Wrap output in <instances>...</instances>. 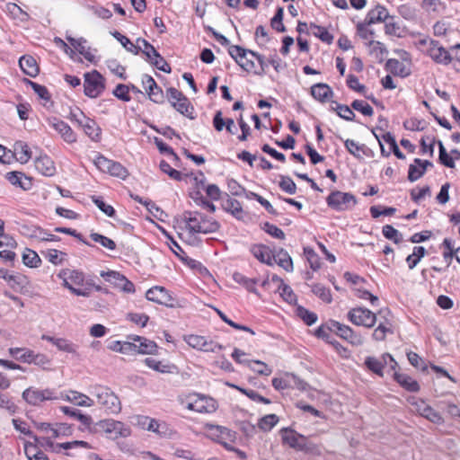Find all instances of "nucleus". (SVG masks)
Returning a JSON list of instances; mask_svg holds the SVG:
<instances>
[{
	"label": "nucleus",
	"instance_id": "nucleus-60",
	"mask_svg": "<svg viewBox=\"0 0 460 460\" xmlns=\"http://www.w3.org/2000/svg\"><path fill=\"white\" fill-rule=\"evenodd\" d=\"M279 294L282 298L288 304H293L296 301V296L293 292L292 288L285 283H281L279 286Z\"/></svg>",
	"mask_w": 460,
	"mask_h": 460
},
{
	"label": "nucleus",
	"instance_id": "nucleus-45",
	"mask_svg": "<svg viewBox=\"0 0 460 460\" xmlns=\"http://www.w3.org/2000/svg\"><path fill=\"white\" fill-rule=\"evenodd\" d=\"M9 354L17 360L29 363L32 357V350L24 348H10Z\"/></svg>",
	"mask_w": 460,
	"mask_h": 460
},
{
	"label": "nucleus",
	"instance_id": "nucleus-61",
	"mask_svg": "<svg viewBox=\"0 0 460 460\" xmlns=\"http://www.w3.org/2000/svg\"><path fill=\"white\" fill-rule=\"evenodd\" d=\"M351 107L365 116H372L374 114L373 108L364 101L355 100L352 102Z\"/></svg>",
	"mask_w": 460,
	"mask_h": 460
},
{
	"label": "nucleus",
	"instance_id": "nucleus-25",
	"mask_svg": "<svg viewBox=\"0 0 460 460\" xmlns=\"http://www.w3.org/2000/svg\"><path fill=\"white\" fill-rule=\"evenodd\" d=\"M128 339L132 340L130 344H134L135 347L131 353L154 354L156 351L157 345L155 341L140 336L128 337Z\"/></svg>",
	"mask_w": 460,
	"mask_h": 460
},
{
	"label": "nucleus",
	"instance_id": "nucleus-5",
	"mask_svg": "<svg viewBox=\"0 0 460 460\" xmlns=\"http://www.w3.org/2000/svg\"><path fill=\"white\" fill-rule=\"evenodd\" d=\"M407 402L411 412L417 413L435 424L443 423L444 420L442 416L432 409L424 400L415 396H410Z\"/></svg>",
	"mask_w": 460,
	"mask_h": 460
},
{
	"label": "nucleus",
	"instance_id": "nucleus-53",
	"mask_svg": "<svg viewBox=\"0 0 460 460\" xmlns=\"http://www.w3.org/2000/svg\"><path fill=\"white\" fill-rule=\"evenodd\" d=\"M23 263L31 268H37L40 263V258L38 253L32 250L27 249L22 255Z\"/></svg>",
	"mask_w": 460,
	"mask_h": 460
},
{
	"label": "nucleus",
	"instance_id": "nucleus-8",
	"mask_svg": "<svg viewBox=\"0 0 460 460\" xmlns=\"http://www.w3.org/2000/svg\"><path fill=\"white\" fill-rule=\"evenodd\" d=\"M138 44H142L143 49L141 50L147 58L148 61L155 66L157 69L164 72L171 73L172 69L165 59L156 51L153 45H151L145 39L138 38L137 40Z\"/></svg>",
	"mask_w": 460,
	"mask_h": 460
},
{
	"label": "nucleus",
	"instance_id": "nucleus-64",
	"mask_svg": "<svg viewBox=\"0 0 460 460\" xmlns=\"http://www.w3.org/2000/svg\"><path fill=\"white\" fill-rule=\"evenodd\" d=\"M93 202L108 217H113L115 215V209L112 206L107 205L101 197L93 196Z\"/></svg>",
	"mask_w": 460,
	"mask_h": 460
},
{
	"label": "nucleus",
	"instance_id": "nucleus-39",
	"mask_svg": "<svg viewBox=\"0 0 460 460\" xmlns=\"http://www.w3.org/2000/svg\"><path fill=\"white\" fill-rule=\"evenodd\" d=\"M13 148L16 159L21 164H26L31 159V152L26 143L18 141L14 144Z\"/></svg>",
	"mask_w": 460,
	"mask_h": 460
},
{
	"label": "nucleus",
	"instance_id": "nucleus-56",
	"mask_svg": "<svg viewBox=\"0 0 460 460\" xmlns=\"http://www.w3.org/2000/svg\"><path fill=\"white\" fill-rule=\"evenodd\" d=\"M62 275H66L73 286L81 287L84 285V276L81 271L75 270H67L62 271Z\"/></svg>",
	"mask_w": 460,
	"mask_h": 460
},
{
	"label": "nucleus",
	"instance_id": "nucleus-43",
	"mask_svg": "<svg viewBox=\"0 0 460 460\" xmlns=\"http://www.w3.org/2000/svg\"><path fill=\"white\" fill-rule=\"evenodd\" d=\"M112 36L117 40H119L121 45L128 50V51H130L132 53H134L135 55L138 54L139 51L141 50V46L140 45H134L128 38H127L126 36L122 35L120 32L119 31H114L111 33Z\"/></svg>",
	"mask_w": 460,
	"mask_h": 460
},
{
	"label": "nucleus",
	"instance_id": "nucleus-58",
	"mask_svg": "<svg viewBox=\"0 0 460 460\" xmlns=\"http://www.w3.org/2000/svg\"><path fill=\"white\" fill-rule=\"evenodd\" d=\"M385 31L388 35L400 36L401 28L391 15L385 21Z\"/></svg>",
	"mask_w": 460,
	"mask_h": 460
},
{
	"label": "nucleus",
	"instance_id": "nucleus-62",
	"mask_svg": "<svg viewBox=\"0 0 460 460\" xmlns=\"http://www.w3.org/2000/svg\"><path fill=\"white\" fill-rule=\"evenodd\" d=\"M297 315L307 324V325H312L314 324L316 320H317V315L313 313V312H310L308 311L307 309L302 307V306H298L297 309Z\"/></svg>",
	"mask_w": 460,
	"mask_h": 460
},
{
	"label": "nucleus",
	"instance_id": "nucleus-63",
	"mask_svg": "<svg viewBox=\"0 0 460 460\" xmlns=\"http://www.w3.org/2000/svg\"><path fill=\"white\" fill-rule=\"evenodd\" d=\"M25 453L30 460H49L47 456L38 451L32 444L25 445Z\"/></svg>",
	"mask_w": 460,
	"mask_h": 460
},
{
	"label": "nucleus",
	"instance_id": "nucleus-9",
	"mask_svg": "<svg viewBox=\"0 0 460 460\" xmlns=\"http://www.w3.org/2000/svg\"><path fill=\"white\" fill-rule=\"evenodd\" d=\"M96 167L103 172L111 174V176L118 177L125 180L128 176V171L119 162L110 160L103 155H99L94 160Z\"/></svg>",
	"mask_w": 460,
	"mask_h": 460
},
{
	"label": "nucleus",
	"instance_id": "nucleus-55",
	"mask_svg": "<svg viewBox=\"0 0 460 460\" xmlns=\"http://www.w3.org/2000/svg\"><path fill=\"white\" fill-rule=\"evenodd\" d=\"M90 237L92 238L93 241L99 243L104 248H107L111 251H113L116 249L115 242L107 236H104V235L97 234V233H92L90 234Z\"/></svg>",
	"mask_w": 460,
	"mask_h": 460
},
{
	"label": "nucleus",
	"instance_id": "nucleus-51",
	"mask_svg": "<svg viewBox=\"0 0 460 460\" xmlns=\"http://www.w3.org/2000/svg\"><path fill=\"white\" fill-rule=\"evenodd\" d=\"M144 420L147 421V426L146 427V430L157 433L159 435L165 434V431H166L165 423H160L155 419H153L150 417H144Z\"/></svg>",
	"mask_w": 460,
	"mask_h": 460
},
{
	"label": "nucleus",
	"instance_id": "nucleus-48",
	"mask_svg": "<svg viewBox=\"0 0 460 460\" xmlns=\"http://www.w3.org/2000/svg\"><path fill=\"white\" fill-rule=\"evenodd\" d=\"M229 385L231 387H234L236 390L240 391L242 394H245L247 397H249L251 400H252L254 402H262V403H265V404H270V400L261 396V394H259L254 390L245 389V388L240 387V386L235 385Z\"/></svg>",
	"mask_w": 460,
	"mask_h": 460
},
{
	"label": "nucleus",
	"instance_id": "nucleus-34",
	"mask_svg": "<svg viewBox=\"0 0 460 460\" xmlns=\"http://www.w3.org/2000/svg\"><path fill=\"white\" fill-rule=\"evenodd\" d=\"M21 69L24 74L31 77H35L39 74V66L36 60L31 56H23L19 60Z\"/></svg>",
	"mask_w": 460,
	"mask_h": 460
},
{
	"label": "nucleus",
	"instance_id": "nucleus-35",
	"mask_svg": "<svg viewBox=\"0 0 460 460\" xmlns=\"http://www.w3.org/2000/svg\"><path fill=\"white\" fill-rule=\"evenodd\" d=\"M66 40L85 59L90 62L93 61L94 56L91 53L89 48L85 46L86 40L84 38L75 39L71 36H66Z\"/></svg>",
	"mask_w": 460,
	"mask_h": 460
},
{
	"label": "nucleus",
	"instance_id": "nucleus-2",
	"mask_svg": "<svg viewBox=\"0 0 460 460\" xmlns=\"http://www.w3.org/2000/svg\"><path fill=\"white\" fill-rule=\"evenodd\" d=\"M97 404L109 414H117L121 411L119 397L109 387L95 385L91 392Z\"/></svg>",
	"mask_w": 460,
	"mask_h": 460
},
{
	"label": "nucleus",
	"instance_id": "nucleus-3",
	"mask_svg": "<svg viewBox=\"0 0 460 460\" xmlns=\"http://www.w3.org/2000/svg\"><path fill=\"white\" fill-rule=\"evenodd\" d=\"M179 402L189 411L199 413H212L217 409L216 400L200 394H190L184 397H180Z\"/></svg>",
	"mask_w": 460,
	"mask_h": 460
},
{
	"label": "nucleus",
	"instance_id": "nucleus-14",
	"mask_svg": "<svg viewBox=\"0 0 460 460\" xmlns=\"http://www.w3.org/2000/svg\"><path fill=\"white\" fill-rule=\"evenodd\" d=\"M167 97L172 106L177 111L190 119H193V117L190 116L193 107L190 106L189 100L181 92L173 87H170L167 89Z\"/></svg>",
	"mask_w": 460,
	"mask_h": 460
},
{
	"label": "nucleus",
	"instance_id": "nucleus-50",
	"mask_svg": "<svg viewBox=\"0 0 460 460\" xmlns=\"http://www.w3.org/2000/svg\"><path fill=\"white\" fill-rule=\"evenodd\" d=\"M382 233L386 239L393 241L394 243H400L402 241V234L391 225L384 226Z\"/></svg>",
	"mask_w": 460,
	"mask_h": 460
},
{
	"label": "nucleus",
	"instance_id": "nucleus-47",
	"mask_svg": "<svg viewBox=\"0 0 460 460\" xmlns=\"http://www.w3.org/2000/svg\"><path fill=\"white\" fill-rule=\"evenodd\" d=\"M310 29L313 31V34L319 38L322 41L331 44L333 40V36L329 33L326 28L311 23Z\"/></svg>",
	"mask_w": 460,
	"mask_h": 460
},
{
	"label": "nucleus",
	"instance_id": "nucleus-24",
	"mask_svg": "<svg viewBox=\"0 0 460 460\" xmlns=\"http://www.w3.org/2000/svg\"><path fill=\"white\" fill-rule=\"evenodd\" d=\"M142 84L150 101L155 103H163L164 96L163 90L159 87L155 79L148 75L142 76Z\"/></svg>",
	"mask_w": 460,
	"mask_h": 460
},
{
	"label": "nucleus",
	"instance_id": "nucleus-21",
	"mask_svg": "<svg viewBox=\"0 0 460 460\" xmlns=\"http://www.w3.org/2000/svg\"><path fill=\"white\" fill-rule=\"evenodd\" d=\"M390 363V367L393 370H394L397 367V362L394 360V358L388 353H385L382 356V359H378L375 357H367L365 360L366 367L372 371L373 373L376 374L379 376H383V369L385 367V365Z\"/></svg>",
	"mask_w": 460,
	"mask_h": 460
},
{
	"label": "nucleus",
	"instance_id": "nucleus-42",
	"mask_svg": "<svg viewBox=\"0 0 460 460\" xmlns=\"http://www.w3.org/2000/svg\"><path fill=\"white\" fill-rule=\"evenodd\" d=\"M60 410L66 415L77 419L82 424L85 426H90L93 422L92 418L89 415H84L75 408L61 406Z\"/></svg>",
	"mask_w": 460,
	"mask_h": 460
},
{
	"label": "nucleus",
	"instance_id": "nucleus-33",
	"mask_svg": "<svg viewBox=\"0 0 460 460\" xmlns=\"http://www.w3.org/2000/svg\"><path fill=\"white\" fill-rule=\"evenodd\" d=\"M311 94L315 100L325 102L332 96L333 92L328 84L319 83L311 87Z\"/></svg>",
	"mask_w": 460,
	"mask_h": 460
},
{
	"label": "nucleus",
	"instance_id": "nucleus-18",
	"mask_svg": "<svg viewBox=\"0 0 460 460\" xmlns=\"http://www.w3.org/2000/svg\"><path fill=\"white\" fill-rule=\"evenodd\" d=\"M329 329L354 346H360L363 344V337L359 333L355 332L348 325L340 323L339 322H332Z\"/></svg>",
	"mask_w": 460,
	"mask_h": 460
},
{
	"label": "nucleus",
	"instance_id": "nucleus-31",
	"mask_svg": "<svg viewBox=\"0 0 460 460\" xmlns=\"http://www.w3.org/2000/svg\"><path fill=\"white\" fill-rule=\"evenodd\" d=\"M66 401L80 407H91L94 404V400L88 395L77 391H69L65 398Z\"/></svg>",
	"mask_w": 460,
	"mask_h": 460
},
{
	"label": "nucleus",
	"instance_id": "nucleus-38",
	"mask_svg": "<svg viewBox=\"0 0 460 460\" xmlns=\"http://www.w3.org/2000/svg\"><path fill=\"white\" fill-rule=\"evenodd\" d=\"M387 69L394 75L406 77L410 75V69L401 61L391 58L386 63Z\"/></svg>",
	"mask_w": 460,
	"mask_h": 460
},
{
	"label": "nucleus",
	"instance_id": "nucleus-40",
	"mask_svg": "<svg viewBox=\"0 0 460 460\" xmlns=\"http://www.w3.org/2000/svg\"><path fill=\"white\" fill-rule=\"evenodd\" d=\"M28 83L31 84V88L35 92V93L39 96L40 99L43 101L42 105H44L47 108H49L52 106V102L50 100V93H49V90L41 84H39L32 81H28Z\"/></svg>",
	"mask_w": 460,
	"mask_h": 460
},
{
	"label": "nucleus",
	"instance_id": "nucleus-29",
	"mask_svg": "<svg viewBox=\"0 0 460 460\" xmlns=\"http://www.w3.org/2000/svg\"><path fill=\"white\" fill-rule=\"evenodd\" d=\"M252 254L261 262L267 265H273L272 252L264 244H253L250 248Z\"/></svg>",
	"mask_w": 460,
	"mask_h": 460
},
{
	"label": "nucleus",
	"instance_id": "nucleus-7",
	"mask_svg": "<svg viewBox=\"0 0 460 460\" xmlns=\"http://www.w3.org/2000/svg\"><path fill=\"white\" fill-rule=\"evenodd\" d=\"M282 441L297 451L309 452L313 450V444L309 443L307 438L297 433L292 429L283 428L281 430Z\"/></svg>",
	"mask_w": 460,
	"mask_h": 460
},
{
	"label": "nucleus",
	"instance_id": "nucleus-10",
	"mask_svg": "<svg viewBox=\"0 0 460 460\" xmlns=\"http://www.w3.org/2000/svg\"><path fill=\"white\" fill-rule=\"evenodd\" d=\"M84 93L90 98H97L104 90V78L96 70L84 74Z\"/></svg>",
	"mask_w": 460,
	"mask_h": 460
},
{
	"label": "nucleus",
	"instance_id": "nucleus-30",
	"mask_svg": "<svg viewBox=\"0 0 460 460\" xmlns=\"http://www.w3.org/2000/svg\"><path fill=\"white\" fill-rule=\"evenodd\" d=\"M389 15V12L385 6L377 4L375 8L369 10L367 13L365 18L366 24L385 22Z\"/></svg>",
	"mask_w": 460,
	"mask_h": 460
},
{
	"label": "nucleus",
	"instance_id": "nucleus-13",
	"mask_svg": "<svg viewBox=\"0 0 460 460\" xmlns=\"http://www.w3.org/2000/svg\"><path fill=\"white\" fill-rule=\"evenodd\" d=\"M184 341L193 349L204 351L216 353L223 349V346L216 341L209 340L204 336L189 334L183 336Z\"/></svg>",
	"mask_w": 460,
	"mask_h": 460
},
{
	"label": "nucleus",
	"instance_id": "nucleus-6",
	"mask_svg": "<svg viewBox=\"0 0 460 460\" xmlns=\"http://www.w3.org/2000/svg\"><path fill=\"white\" fill-rule=\"evenodd\" d=\"M357 202L353 194L340 190L331 192L326 199L327 205L336 211L349 210L356 206Z\"/></svg>",
	"mask_w": 460,
	"mask_h": 460
},
{
	"label": "nucleus",
	"instance_id": "nucleus-12",
	"mask_svg": "<svg viewBox=\"0 0 460 460\" xmlns=\"http://www.w3.org/2000/svg\"><path fill=\"white\" fill-rule=\"evenodd\" d=\"M22 398L29 404L38 406L45 401L58 400V396L56 394L55 390L46 388L40 390L33 387L25 389L22 393Z\"/></svg>",
	"mask_w": 460,
	"mask_h": 460
},
{
	"label": "nucleus",
	"instance_id": "nucleus-20",
	"mask_svg": "<svg viewBox=\"0 0 460 460\" xmlns=\"http://www.w3.org/2000/svg\"><path fill=\"white\" fill-rule=\"evenodd\" d=\"M101 276L105 279L106 281L110 282L114 287L127 293H134V284L128 280L125 276L118 271L109 270L102 271Z\"/></svg>",
	"mask_w": 460,
	"mask_h": 460
},
{
	"label": "nucleus",
	"instance_id": "nucleus-41",
	"mask_svg": "<svg viewBox=\"0 0 460 460\" xmlns=\"http://www.w3.org/2000/svg\"><path fill=\"white\" fill-rule=\"evenodd\" d=\"M233 279L236 283L243 286L249 292L259 295L258 290L255 288V285L258 282L256 279H249L239 272L234 273Z\"/></svg>",
	"mask_w": 460,
	"mask_h": 460
},
{
	"label": "nucleus",
	"instance_id": "nucleus-28",
	"mask_svg": "<svg viewBox=\"0 0 460 460\" xmlns=\"http://www.w3.org/2000/svg\"><path fill=\"white\" fill-rule=\"evenodd\" d=\"M272 262H276L288 272L293 271V261L283 248L272 252Z\"/></svg>",
	"mask_w": 460,
	"mask_h": 460
},
{
	"label": "nucleus",
	"instance_id": "nucleus-1",
	"mask_svg": "<svg viewBox=\"0 0 460 460\" xmlns=\"http://www.w3.org/2000/svg\"><path fill=\"white\" fill-rule=\"evenodd\" d=\"M182 220L191 234H213L220 228V224L216 219L198 211H184Z\"/></svg>",
	"mask_w": 460,
	"mask_h": 460
},
{
	"label": "nucleus",
	"instance_id": "nucleus-22",
	"mask_svg": "<svg viewBox=\"0 0 460 460\" xmlns=\"http://www.w3.org/2000/svg\"><path fill=\"white\" fill-rule=\"evenodd\" d=\"M249 51L250 50L237 45L229 46L228 49L229 55L247 72L252 71L255 67L254 61L247 58Z\"/></svg>",
	"mask_w": 460,
	"mask_h": 460
},
{
	"label": "nucleus",
	"instance_id": "nucleus-37",
	"mask_svg": "<svg viewBox=\"0 0 460 460\" xmlns=\"http://www.w3.org/2000/svg\"><path fill=\"white\" fill-rule=\"evenodd\" d=\"M394 379L409 392H418L420 390L418 382L408 375L394 372Z\"/></svg>",
	"mask_w": 460,
	"mask_h": 460
},
{
	"label": "nucleus",
	"instance_id": "nucleus-44",
	"mask_svg": "<svg viewBox=\"0 0 460 460\" xmlns=\"http://www.w3.org/2000/svg\"><path fill=\"white\" fill-rule=\"evenodd\" d=\"M292 380L293 374L285 373L281 377H274L272 379V385L278 391L285 390L291 388Z\"/></svg>",
	"mask_w": 460,
	"mask_h": 460
},
{
	"label": "nucleus",
	"instance_id": "nucleus-23",
	"mask_svg": "<svg viewBox=\"0 0 460 460\" xmlns=\"http://www.w3.org/2000/svg\"><path fill=\"white\" fill-rule=\"evenodd\" d=\"M102 428L110 438L117 439L119 438H127L131 434V429L128 426L121 421L109 420L103 422Z\"/></svg>",
	"mask_w": 460,
	"mask_h": 460
},
{
	"label": "nucleus",
	"instance_id": "nucleus-16",
	"mask_svg": "<svg viewBox=\"0 0 460 460\" xmlns=\"http://www.w3.org/2000/svg\"><path fill=\"white\" fill-rule=\"evenodd\" d=\"M211 438L220 443L227 450H232V444L235 442L236 432L222 426H211Z\"/></svg>",
	"mask_w": 460,
	"mask_h": 460
},
{
	"label": "nucleus",
	"instance_id": "nucleus-36",
	"mask_svg": "<svg viewBox=\"0 0 460 460\" xmlns=\"http://www.w3.org/2000/svg\"><path fill=\"white\" fill-rule=\"evenodd\" d=\"M227 199L223 201L222 207L226 211L231 213L237 219H241L243 215V208L241 203L234 199L230 198L228 195Z\"/></svg>",
	"mask_w": 460,
	"mask_h": 460
},
{
	"label": "nucleus",
	"instance_id": "nucleus-4",
	"mask_svg": "<svg viewBox=\"0 0 460 460\" xmlns=\"http://www.w3.org/2000/svg\"><path fill=\"white\" fill-rule=\"evenodd\" d=\"M68 119L75 121L80 128H82L84 132L93 141L98 142L100 140L101 128L93 119L86 117L82 111L79 109L71 111Z\"/></svg>",
	"mask_w": 460,
	"mask_h": 460
},
{
	"label": "nucleus",
	"instance_id": "nucleus-57",
	"mask_svg": "<svg viewBox=\"0 0 460 460\" xmlns=\"http://www.w3.org/2000/svg\"><path fill=\"white\" fill-rule=\"evenodd\" d=\"M283 14H284V9L282 7H279L276 11L275 15L270 21L271 27L279 32L286 31V27L282 22L283 20Z\"/></svg>",
	"mask_w": 460,
	"mask_h": 460
},
{
	"label": "nucleus",
	"instance_id": "nucleus-17",
	"mask_svg": "<svg viewBox=\"0 0 460 460\" xmlns=\"http://www.w3.org/2000/svg\"><path fill=\"white\" fill-rule=\"evenodd\" d=\"M47 124L55 129L61 137V138L68 143L73 144L76 142V135L71 127L57 117H49L46 119Z\"/></svg>",
	"mask_w": 460,
	"mask_h": 460
},
{
	"label": "nucleus",
	"instance_id": "nucleus-15",
	"mask_svg": "<svg viewBox=\"0 0 460 460\" xmlns=\"http://www.w3.org/2000/svg\"><path fill=\"white\" fill-rule=\"evenodd\" d=\"M420 44L428 45L426 52L434 62L448 65L452 61V55L444 47L439 45L438 41L420 40Z\"/></svg>",
	"mask_w": 460,
	"mask_h": 460
},
{
	"label": "nucleus",
	"instance_id": "nucleus-46",
	"mask_svg": "<svg viewBox=\"0 0 460 460\" xmlns=\"http://www.w3.org/2000/svg\"><path fill=\"white\" fill-rule=\"evenodd\" d=\"M245 363L246 366H248L252 371L259 375L270 376L272 373V369L261 360L245 361Z\"/></svg>",
	"mask_w": 460,
	"mask_h": 460
},
{
	"label": "nucleus",
	"instance_id": "nucleus-52",
	"mask_svg": "<svg viewBox=\"0 0 460 460\" xmlns=\"http://www.w3.org/2000/svg\"><path fill=\"white\" fill-rule=\"evenodd\" d=\"M312 292L325 303H331L332 300L330 289L321 284L313 285Z\"/></svg>",
	"mask_w": 460,
	"mask_h": 460
},
{
	"label": "nucleus",
	"instance_id": "nucleus-26",
	"mask_svg": "<svg viewBox=\"0 0 460 460\" xmlns=\"http://www.w3.org/2000/svg\"><path fill=\"white\" fill-rule=\"evenodd\" d=\"M36 170L44 176H52L56 172V167L52 159L47 155H40L34 162Z\"/></svg>",
	"mask_w": 460,
	"mask_h": 460
},
{
	"label": "nucleus",
	"instance_id": "nucleus-19",
	"mask_svg": "<svg viewBox=\"0 0 460 460\" xmlns=\"http://www.w3.org/2000/svg\"><path fill=\"white\" fill-rule=\"evenodd\" d=\"M146 299L164 305L167 307L175 306V298L163 287L155 286L149 288L146 293Z\"/></svg>",
	"mask_w": 460,
	"mask_h": 460
},
{
	"label": "nucleus",
	"instance_id": "nucleus-59",
	"mask_svg": "<svg viewBox=\"0 0 460 460\" xmlns=\"http://www.w3.org/2000/svg\"><path fill=\"white\" fill-rule=\"evenodd\" d=\"M44 254L48 261L54 265L61 264L66 256V253L56 249H50Z\"/></svg>",
	"mask_w": 460,
	"mask_h": 460
},
{
	"label": "nucleus",
	"instance_id": "nucleus-32",
	"mask_svg": "<svg viewBox=\"0 0 460 460\" xmlns=\"http://www.w3.org/2000/svg\"><path fill=\"white\" fill-rule=\"evenodd\" d=\"M6 179L15 186H19L24 190L32 187L31 179L20 172H10L6 173Z\"/></svg>",
	"mask_w": 460,
	"mask_h": 460
},
{
	"label": "nucleus",
	"instance_id": "nucleus-54",
	"mask_svg": "<svg viewBox=\"0 0 460 460\" xmlns=\"http://www.w3.org/2000/svg\"><path fill=\"white\" fill-rule=\"evenodd\" d=\"M438 147H439L438 160H439L440 164H442L443 165H445L448 168H455V161H454L453 157L447 154L443 143L440 140H438Z\"/></svg>",
	"mask_w": 460,
	"mask_h": 460
},
{
	"label": "nucleus",
	"instance_id": "nucleus-11",
	"mask_svg": "<svg viewBox=\"0 0 460 460\" xmlns=\"http://www.w3.org/2000/svg\"><path fill=\"white\" fill-rule=\"evenodd\" d=\"M348 318L355 325L372 328L377 321V314L365 307H355L349 311Z\"/></svg>",
	"mask_w": 460,
	"mask_h": 460
},
{
	"label": "nucleus",
	"instance_id": "nucleus-49",
	"mask_svg": "<svg viewBox=\"0 0 460 460\" xmlns=\"http://www.w3.org/2000/svg\"><path fill=\"white\" fill-rule=\"evenodd\" d=\"M279 422L276 414H268L259 420L258 427L263 431H270Z\"/></svg>",
	"mask_w": 460,
	"mask_h": 460
},
{
	"label": "nucleus",
	"instance_id": "nucleus-27",
	"mask_svg": "<svg viewBox=\"0 0 460 460\" xmlns=\"http://www.w3.org/2000/svg\"><path fill=\"white\" fill-rule=\"evenodd\" d=\"M27 232L24 234L29 237L41 242H59L60 238L58 235L52 234L38 226L24 227Z\"/></svg>",
	"mask_w": 460,
	"mask_h": 460
}]
</instances>
